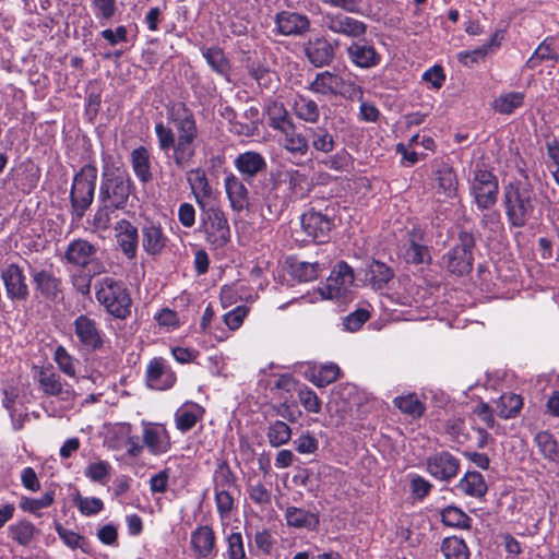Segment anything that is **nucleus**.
Wrapping results in <instances>:
<instances>
[{
	"label": "nucleus",
	"instance_id": "1",
	"mask_svg": "<svg viewBox=\"0 0 559 559\" xmlns=\"http://www.w3.org/2000/svg\"><path fill=\"white\" fill-rule=\"evenodd\" d=\"M171 127L163 122L155 124V133L160 151L169 156L176 167H189L197 155L199 130L193 115L185 110L182 115L171 117Z\"/></svg>",
	"mask_w": 559,
	"mask_h": 559
},
{
	"label": "nucleus",
	"instance_id": "2",
	"mask_svg": "<svg viewBox=\"0 0 559 559\" xmlns=\"http://www.w3.org/2000/svg\"><path fill=\"white\" fill-rule=\"evenodd\" d=\"M536 197L526 174L522 179L510 181L503 188V205L511 226L523 227L535 210Z\"/></svg>",
	"mask_w": 559,
	"mask_h": 559
},
{
	"label": "nucleus",
	"instance_id": "3",
	"mask_svg": "<svg viewBox=\"0 0 559 559\" xmlns=\"http://www.w3.org/2000/svg\"><path fill=\"white\" fill-rule=\"evenodd\" d=\"M95 296L99 305L117 319L124 320L131 313L132 299L121 281L103 277L95 285Z\"/></svg>",
	"mask_w": 559,
	"mask_h": 559
},
{
	"label": "nucleus",
	"instance_id": "4",
	"mask_svg": "<svg viewBox=\"0 0 559 559\" xmlns=\"http://www.w3.org/2000/svg\"><path fill=\"white\" fill-rule=\"evenodd\" d=\"M97 180V168L93 165H84L75 174L70 191L72 215L80 221L94 200Z\"/></svg>",
	"mask_w": 559,
	"mask_h": 559
},
{
	"label": "nucleus",
	"instance_id": "5",
	"mask_svg": "<svg viewBox=\"0 0 559 559\" xmlns=\"http://www.w3.org/2000/svg\"><path fill=\"white\" fill-rule=\"evenodd\" d=\"M200 209V229L213 248H223L230 239V228L224 212L215 204H203Z\"/></svg>",
	"mask_w": 559,
	"mask_h": 559
},
{
	"label": "nucleus",
	"instance_id": "6",
	"mask_svg": "<svg viewBox=\"0 0 559 559\" xmlns=\"http://www.w3.org/2000/svg\"><path fill=\"white\" fill-rule=\"evenodd\" d=\"M97 245L84 238L72 239L64 251L63 259L68 264L76 267H88L92 275H99L106 271L103 262L97 260Z\"/></svg>",
	"mask_w": 559,
	"mask_h": 559
},
{
	"label": "nucleus",
	"instance_id": "7",
	"mask_svg": "<svg viewBox=\"0 0 559 559\" xmlns=\"http://www.w3.org/2000/svg\"><path fill=\"white\" fill-rule=\"evenodd\" d=\"M469 191L478 209H490L498 200V179L490 170L476 166L469 181Z\"/></svg>",
	"mask_w": 559,
	"mask_h": 559
},
{
	"label": "nucleus",
	"instance_id": "8",
	"mask_svg": "<svg viewBox=\"0 0 559 559\" xmlns=\"http://www.w3.org/2000/svg\"><path fill=\"white\" fill-rule=\"evenodd\" d=\"M475 239L471 233L461 231L459 243L455 245L443 258L447 269L457 275L468 273L473 267V248Z\"/></svg>",
	"mask_w": 559,
	"mask_h": 559
},
{
	"label": "nucleus",
	"instance_id": "9",
	"mask_svg": "<svg viewBox=\"0 0 559 559\" xmlns=\"http://www.w3.org/2000/svg\"><path fill=\"white\" fill-rule=\"evenodd\" d=\"M130 179L121 175H111L103 179L99 188V202L114 209H122L130 195Z\"/></svg>",
	"mask_w": 559,
	"mask_h": 559
},
{
	"label": "nucleus",
	"instance_id": "10",
	"mask_svg": "<svg viewBox=\"0 0 559 559\" xmlns=\"http://www.w3.org/2000/svg\"><path fill=\"white\" fill-rule=\"evenodd\" d=\"M324 27L333 34L352 39L364 38L368 26L365 22L346 15L343 12H326L322 16Z\"/></svg>",
	"mask_w": 559,
	"mask_h": 559
},
{
	"label": "nucleus",
	"instance_id": "11",
	"mask_svg": "<svg viewBox=\"0 0 559 559\" xmlns=\"http://www.w3.org/2000/svg\"><path fill=\"white\" fill-rule=\"evenodd\" d=\"M39 390L47 396H56L61 401L70 402L75 397L71 385L63 383L60 374L52 367H41L36 373Z\"/></svg>",
	"mask_w": 559,
	"mask_h": 559
},
{
	"label": "nucleus",
	"instance_id": "12",
	"mask_svg": "<svg viewBox=\"0 0 559 559\" xmlns=\"http://www.w3.org/2000/svg\"><path fill=\"white\" fill-rule=\"evenodd\" d=\"M353 283L352 267L345 262H340L331 272L324 286L320 288V293L323 298L336 299L345 296Z\"/></svg>",
	"mask_w": 559,
	"mask_h": 559
},
{
	"label": "nucleus",
	"instance_id": "13",
	"mask_svg": "<svg viewBox=\"0 0 559 559\" xmlns=\"http://www.w3.org/2000/svg\"><path fill=\"white\" fill-rule=\"evenodd\" d=\"M73 326L74 335L84 349L95 352L103 347L104 333L94 319L81 314L74 320Z\"/></svg>",
	"mask_w": 559,
	"mask_h": 559
},
{
	"label": "nucleus",
	"instance_id": "14",
	"mask_svg": "<svg viewBox=\"0 0 559 559\" xmlns=\"http://www.w3.org/2000/svg\"><path fill=\"white\" fill-rule=\"evenodd\" d=\"M7 297L12 301H24L29 295L23 270L15 263L5 265L0 273Z\"/></svg>",
	"mask_w": 559,
	"mask_h": 559
},
{
	"label": "nucleus",
	"instance_id": "15",
	"mask_svg": "<svg viewBox=\"0 0 559 559\" xmlns=\"http://www.w3.org/2000/svg\"><path fill=\"white\" fill-rule=\"evenodd\" d=\"M176 380V373L166 359L155 357L150 360L146 367V383L148 388L158 391L168 390L174 386Z\"/></svg>",
	"mask_w": 559,
	"mask_h": 559
},
{
	"label": "nucleus",
	"instance_id": "16",
	"mask_svg": "<svg viewBox=\"0 0 559 559\" xmlns=\"http://www.w3.org/2000/svg\"><path fill=\"white\" fill-rule=\"evenodd\" d=\"M348 60L357 68L371 69L380 64L381 55L374 45L365 39L353 40L346 48Z\"/></svg>",
	"mask_w": 559,
	"mask_h": 559
},
{
	"label": "nucleus",
	"instance_id": "17",
	"mask_svg": "<svg viewBox=\"0 0 559 559\" xmlns=\"http://www.w3.org/2000/svg\"><path fill=\"white\" fill-rule=\"evenodd\" d=\"M460 461L447 451L437 452L427 459V472L436 479L449 481L456 477Z\"/></svg>",
	"mask_w": 559,
	"mask_h": 559
},
{
	"label": "nucleus",
	"instance_id": "18",
	"mask_svg": "<svg viewBox=\"0 0 559 559\" xmlns=\"http://www.w3.org/2000/svg\"><path fill=\"white\" fill-rule=\"evenodd\" d=\"M143 445L152 455H162L171 448L170 436L162 424L143 423Z\"/></svg>",
	"mask_w": 559,
	"mask_h": 559
},
{
	"label": "nucleus",
	"instance_id": "19",
	"mask_svg": "<svg viewBox=\"0 0 559 559\" xmlns=\"http://www.w3.org/2000/svg\"><path fill=\"white\" fill-rule=\"evenodd\" d=\"M190 545L197 559H211L217 555L216 536L207 525L198 526L192 531Z\"/></svg>",
	"mask_w": 559,
	"mask_h": 559
},
{
	"label": "nucleus",
	"instance_id": "20",
	"mask_svg": "<svg viewBox=\"0 0 559 559\" xmlns=\"http://www.w3.org/2000/svg\"><path fill=\"white\" fill-rule=\"evenodd\" d=\"M300 222L302 230L312 240L325 242L329 239L332 222L326 215L316 211H308L302 214Z\"/></svg>",
	"mask_w": 559,
	"mask_h": 559
},
{
	"label": "nucleus",
	"instance_id": "21",
	"mask_svg": "<svg viewBox=\"0 0 559 559\" xmlns=\"http://www.w3.org/2000/svg\"><path fill=\"white\" fill-rule=\"evenodd\" d=\"M277 32L283 36H301L309 32L310 21L307 15L282 11L275 16Z\"/></svg>",
	"mask_w": 559,
	"mask_h": 559
},
{
	"label": "nucleus",
	"instance_id": "22",
	"mask_svg": "<svg viewBox=\"0 0 559 559\" xmlns=\"http://www.w3.org/2000/svg\"><path fill=\"white\" fill-rule=\"evenodd\" d=\"M115 236L121 252L132 260L136 257L139 234L138 228L127 219L118 221L115 226Z\"/></svg>",
	"mask_w": 559,
	"mask_h": 559
},
{
	"label": "nucleus",
	"instance_id": "23",
	"mask_svg": "<svg viewBox=\"0 0 559 559\" xmlns=\"http://www.w3.org/2000/svg\"><path fill=\"white\" fill-rule=\"evenodd\" d=\"M432 180L438 194L444 198H453L456 195L457 178L449 164L444 162L437 163L435 165Z\"/></svg>",
	"mask_w": 559,
	"mask_h": 559
},
{
	"label": "nucleus",
	"instance_id": "24",
	"mask_svg": "<svg viewBox=\"0 0 559 559\" xmlns=\"http://www.w3.org/2000/svg\"><path fill=\"white\" fill-rule=\"evenodd\" d=\"M187 181L199 207L203 204L215 203L212 200V187L209 182L205 171L202 168L198 167L190 169L187 173Z\"/></svg>",
	"mask_w": 559,
	"mask_h": 559
},
{
	"label": "nucleus",
	"instance_id": "25",
	"mask_svg": "<svg viewBox=\"0 0 559 559\" xmlns=\"http://www.w3.org/2000/svg\"><path fill=\"white\" fill-rule=\"evenodd\" d=\"M345 86V80L337 73L322 71L316 74L308 90L322 96H337Z\"/></svg>",
	"mask_w": 559,
	"mask_h": 559
},
{
	"label": "nucleus",
	"instance_id": "26",
	"mask_svg": "<svg viewBox=\"0 0 559 559\" xmlns=\"http://www.w3.org/2000/svg\"><path fill=\"white\" fill-rule=\"evenodd\" d=\"M142 248L148 255H159L168 243V237L158 224L147 223L142 227Z\"/></svg>",
	"mask_w": 559,
	"mask_h": 559
},
{
	"label": "nucleus",
	"instance_id": "27",
	"mask_svg": "<svg viewBox=\"0 0 559 559\" xmlns=\"http://www.w3.org/2000/svg\"><path fill=\"white\" fill-rule=\"evenodd\" d=\"M35 289L45 298L55 300L61 294V280L47 270H32Z\"/></svg>",
	"mask_w": 559,
	"mask_h": 559
},
{
	"label": "nucleus",
	"instance_id": "28",
	"mask_svg": "<svg viewBox=\"0 0 559 559\" xmlns=\"http://www.w3.org/2000/svg\"><path fill=\"white\" fill-rule=\"evenodd\" d=\"M224 187L230 206L236 212H241L249 204V192L240 178L234 174L226 175L224 179Z\"/></svg>",
	"mask_w": 559,
	"mask_h": 559
},
{
	"label": "nucleus",
	"instance_id": "29",
	"mask_svg": "<svg viewBox=\"0 0 559 559\" xmlns=\"http://www.w3.org/2000/svg\"><path fill=\"white\" fill-rule=\"evenodd\" d=\"M236 169L246 180L254 178L259 173L266 169L265 158L258 152L247 151L235 158Z\"/></svg>",
	"mask_w": 559,
	"mask_h": 559
},
{
	"label": "nucleus",
	"instance_id": "30",
	"mask_svg": "<svg viewBox=\"0 0 559 559\" xmlns=\"http://www.w3.org/2000/svg\"><path fill=\"white\" fill-rule=\"evenodd\" d=\"M278 143L294 156H305L309 150V141L297 131L295 123L280 132Z\"/></svg>",
	"mask_w": 559,
	"mask_h": 559
},
{
	"label": "nucleus",
	"instance_id": "31",
	"mask_svg": "<svg viewBox=\"0 0 559 559\" xmlns=\"http://www.w3.org/2000/svg\"><path fill=\"white\" fill-rule=\"evenodd\" d=\"M305 51L309 62L317 68L329 66L334 58V48L324 38L310 40Z\"/></svg>",
	"mask_w": 559,
	"mask_h": 559
},
{
	"label": "nucleus",
	"instance_id": "32",
	"mask_svg": "<svg viewBox=\"0 0 559 559\" xmlns=\"http://www.w3.org/2000/svg\"><path fill=\"white\" fill-rule=\"evenodd\" d=\"M2 406L7 409L24 408L32 402V392L24 385L8 384L2 389Z\"/></svg>",
	"mask_w": 559,
	"mask_h": 559
},
{
	"label": "nucleus",
	"instance_id": "33",
	"mask_svg": "<svg viewBox=\"0 0 559 559\" xmlns=\"http://www.w3.org/2000/svg\"><path fill=\"white\" fill-rule=\"evenodd\" d=\"M394 273L385 263L373 260L365 271L366 282L377 290L383 289L393 278Z\"/></svg>",
	"mask_w": 559,
	"mask_h": 559
},
{
	"label": "nucleus",
	"instance_id": "34",
	"mask_svg": "<svg viewBox=\"0 0 559 559\" xmlns=\"http://www.w3.org/2000/svg\"><path fill=\"white\" fill-rule=\"evenodd\" d=\"M292 110L299 120L307 123L316 124L320 119V108L317 102L304 95H296Z\"/></svg>",
	"mask_w": 559,
	"mask_h": 559
},
{
	"label": "nucleus",
	"instance_id": "35",
	"mask_svg": "<svg viewBox=\"0 0 559 559\" xmlns=\"http://www.w3.org/2000/svg\"><path fill=\"white\" fill-rule=\"evenodd\" d=\"M38 533L36 526L28 520H20L8 526V536L22 547H29Z\"/></svg>",
	"mask_w": 559,
	"mask_h": 559
},
{
	"label": "nucleus",
	"instance_id": "36",
	"mask_svg": "<svg viewBox=\"0 0 559 559\" xmlns=\"http://www.w3.org/2000/svg\"><path fill=\"white\" fill-rule=\"evenodd\" d=\"M460 492L473 497L481 498L487 492V484L479 472H466L455 486Z\"/></svg>",
	"mask_w": 559,
	"mask_h": 559
},
{
	"label": "nucleus",
	"instance_id": "37",
	"mask_svg": "<svg viewBox=\"0 0 559 559\" xmlns=\"http://www.w3.org/2000/svg\"><path fill=\"white\" fill-rule=\"evenodd\" d=\"M203 409L194 403L185 404L175 413L176 427L181 432L192 429L199 419H201Z\"/></svg>",
	"mask_w": 559,
	"mask_h": 559
},
{
	"label": "nucleus",
	"instance_id": "38",
	"mask_svg": "<svg viewBox=\"0 0 559 559\" xmlns=\"http://www.w3.org/2000/svg\"><path fill=\"white\" fill-rule=\"evenodd\" d=\"M550 60L558 62L559 55L556 50L555 38L552 36L546 37L535 49L533 55L526 61V68L535 69L543 61Z\"/></svg>",
	"mask_w": 559,
	"mask_h": 559
},
{
	"label": "nucleus",
	"instance_id": "39",
	"mask_svg": "<svg viewBox=\"0 0 559 559\" xmlns=\"http://www.w3.org/2000/svg\"><path fill=\"white\" fill-rule=\"evenodd\" d=\"M285 519L289 526L297 528L314 530L319 524L317 514L296 507H288L286 509Z\"/></svg>",
	"mask_w": 559,
	"mask_h": 559
},
{
	"label": "nucleus",
	"instance_id": "40",
	"mask_svg": "<svg viewBox=\"0 0 559 559\" xmlns=\"http://www.w3.org/2000/svg\"><path fill=\"white\" fill-rule=\"evenodd\" d=\"M523 406V400L515 393H504L495 402V412L504 419L515 417Z\"/></svg>",
	"mask_w": 559,
	"mask_h": 559
},
{
	"label": "nucleus",
	"instance_id": "41",
	"mask_svg": "<svg viewBox=\"0 0 559 559\" xmlns=\"http://www.w3.org/2000/svg\"><path fill=\"white\" fill-rule=\"evenodd\" d=\"M280 177L287 186L292 197L302 198L306 195L309 186L306 175L297 169H288L281 173Z\"/></svg>",
	"mask_w": 559,
	"mask_h": 559
},
{
	"label": "nucleus",
	"instance_id": "42",
	"mask_svg": "<svg viewBox=\"0 0 559 559\" xmlns=\"http://www.w3.org/2000/svg\"><path fill=\"white\" fill-rule=\"evenodd\" d=\"M131 164L140 181L145 183L152 179L150 154L145 147L140 146L132 151Z\"/></svg>",
	"mask_w": 559,
	"mask_h": 559
},
{
	"label": "nucleus",
	"instance_id": "43",
	"mask_svg": "<svg viewBox=\"0 0 559 559\" xmlns=\"http://www.w3.org/2000/svg\"><path fill=\"white\" fill-rule=\"evenodd\" d=\"M525 94L522 92H508L500 94L492 102L495 111L502 115H511L515 109L523 106Z\"/></svg>",
	"mask_w": 559,
	"mask_h": 559
},
{
	"label": "nucleus",
	"instance_id": "44",
	"mask_svg": "<svg viewBox=\"0 0 559 559\" xmlns=\"http://www.w3.org/2000/svg\"><path fill=\"white\" fill-rule=\"evenodd\" d=\"M309 135L313 150L329 154L335 147V136L325 128L317 127L309 129Z\"/></svg>",
	"mask_w": 559,
	"mask_h": 559
},
{
	"label": "nucleus",
	"instance_id": "45",
	"mask_svg": "<svg viewBox=\"0 0 559 559\" xmlns=\"http://www.w3.org/2000/svg\"><path fill=\"white\" fill-rule=\"evenodd\" d=\"M266 114L269 126L278 132L285 131L287 127L294 123L283 104L276 102L270 104Z\"/></svg>",
	"mask_w": 559,
	"mask_h": 559
},
{
	"label": "nucleus",
	"instance_id": "46",
	"mask_svg": "<svg viewBox=\"0 0 559 559\" xmlns=\"http://www.w3.org/2000/svg\"><path fill=\"white\" fill-rule=\"evenodd\" d=\"M266 438L271 447L280 448L289 442L292 429L282 420L272 421L267 427Z\"/></svg>",
	"mask_w": 559,
	"mask_h": 559
},
{
	"label": "nucleus",
	"instance_id": "47",
	"mask_svg": "<svg viewBox=\"0 0 559 559\" xmlns=\"http://www.w3.org/2000/svg\"><path fill=\"white\" fill-rule=\"evenodd\" d=\"M441 551L445 559H468L469 550L464 539L456 536L447 537L441 545Z\"/></svg>",
	"mask_w": 559,
	"mask_h": 559
},
{
	"label": "nucleus",
	"instance_id": "48",
	"mask_svg": "<svg viewBox=\"0 0 559 559\" xmlns=\"http://www.w3.org/2000/svg\"><path fill=\"white\" fill-rule=\"evenodd\" d=\"M534 441L540 454L548 461H557L559 456L558 443L549 431H539Z\"/></svg>",
	"mask_w": 559,
	"mask_h": 559
},
{
	"label": "nucleus",
	"instance_id": "49",
	"mask_svg": "<svg viewBox=\"0 0 559 559\" xmlns=\"http://www.w3.org/2000/svg\"><path fill=\"white\" fill-rule=\"evenodd\" d=\"M497 38V34H495L486 44L481 45L480 47L474 50L460 51L457 53L459 60L465 66L479 62L488 55L491 47H499L500 43Z\"/></svg>",
	"mask_w": 559,
	"mask_h": 559
},
{
	"label": "nucleus",
	"instance_id": "50",
	"mask_svg": "<svg viewBox=\"0 0 559 559\" xmlns=\"http://www.w3.org/2000/svg\"><path fill=\"white\" fill-rule=\"evenodd\" d=\"M417 238L416 234L411 236L409 246L404 252V259L407 263L421 264L430 260L428 247L419 243Z\"/></svg>",
	"mask_w": 559,
	"mask_h": 559
},
{
	"label": "nucleus",
	"instance_id": "51",
	"mask_svg": "<svg viewBox=\"0 0 559 559\" xmlns=\"http://www.w3.org/2000/svg\"><path fill=\"white\" fill-rule=\"evenodd\" d=\"M441 521L450 527L468 528L472 519L456 507H447L441 512Z\"/></svg>",
	"mask_w": 559,
	"mask_h": 559
},
{
	"label": "nucleus",
	"instance_id": "52",
	"mask_svg": "<svg viewBox=\"0 0 559 559\" xmlns=\"http://www.w3.org/2000/svg\"><path fill=\"white\" fill-rule=\"evenodd\" d=\"M53 360L61 372L70 378L76 377V359L61 345L53 353Z\"/></svg>",
	"mask_w": 559,
	"mask_h": 559
},
{
	"label": "nucleus",
	"instance_id": "53",
	"mask_svg": "<svg viewBox=\"0 0 559 559\" xmlns=\"http://www.w3.org/2000/svg\"><path fill=\"white\" fill-rule=\"evenodd\" d=\"M209 66L218 74L226 76L228 74L229 66L228 60L224 56V52L218 47H211L203 51Z\"/></svg>",
	"mask_w": 559,
	"mask_h": 559
},
{
	"label": "nucleus",
	"instance_id": "54",
	"mask_svg": "<svg viewBox=\"0 0 559 559\" xmlns=\"http://www.w3.org/2000/svg\"><path fill=\"white\" fill-rule=\"evenodd\" d=\"M394 405L403 413L412 417H420L425 412L424 404L415 394L399 396L394 399Z\"/></svg>",
	"mask_w": 559,
	"mask_h": 559
},
{
	"label": "nucleus",
	"instance_id": "55",
	"mask_svg": "<svg viewBox=\"0 0 559 559\" xmlns=\"http://www.w3.org/2000/svg\"><path fill=\"white\" fill-rule=\"evenodd\" d=\"M292 274L300 282H310L318 277L320 265L317 262L297 261L290 265Z\"/></svg>",
	"mask_w": 559,
	"mask_h": 559
},
{
	"label": "nucleus",
	"instance_id": "56",
	"mask_svg": "<svg viewBox=\"0 0 559 559\" xmlns=\"http://www.w3.org/2000/svg\"><path fill=\"white\" fill-rule=\"evenodd\" d=\"M322 164L331 170L349 171L353 167V157L345 148H342L324 158Z\"/></svg>",
	"mask_w": 559,
	"mask_h": 559
},
{
	"label": "nucleus",
	"instance_id": "57",
	"mask_svg": "<svg viewBox=\"0 0 559 559\" xmlns=\"http://www.w3.org/2000/svg\"><path fill=\"white\" fill-rule=\"evenodd\" d=\"M215 491L234 490L235 477L227 464H221L213 475Z\"/></svg>",
	"mask_w": 559,
	"mask_h": 559
},
{
	"label": "nucleus",
	"instance_id": "58",
	"mask_svg": "<svg viewBox=\"0 0 559 559\" xmlns=\"http://www.w3.org/2000/svg\"><path fill=\"white\" fill-rule=\"evenodd\" d=\"M55 501V492L46 491L40 498L23 497L20 508L29 513H37L39 510L50 507Z\"/></svg>",
	"mask_w": 559,
	"mask_h": 559
},
{
	"label": "nucleus",
	"instance_id": "59",
	"mask_svg": "<svg viewBox=\"0 0 559 559\" xmlns=\"http://www.w3.org/2000/svg\"><path fill=\"white\" fill-rule=\"evenodd\" d=\"M112 206L102 204L96 210L91 221L92 230L95 233L106 231L111 225V213L115 211Z\"/></svg>",
	"mask_w": 559,
	"mask_h": 559
},
{
	"label": "nucleus",
	"instance_id": "60",
	"mask_svg": "<svg viewBox=\"0 0 559 559\" xmlns=\"http://www.w3.org/2000/svg\"><path fill=\"white\" fill-rule=\"evenodd\" d=\"M111 466L106 461L91 463L85 469V476L92 481L106 484L110 476Z\"/></svg>",
	"mask_w": 559,
	"mask_h": 559
},
{
	"label": "nucleus",
	"instance_id": "61",
	"mask_svg": "<svg viewBox=\"0 0 559 559\" xmlns=\"http://www.w3.org/2000/svg\"><path fill=\"white\" fill-rule=\"evenodd\" d=\"M340 368L335 364H328L320 367L312 377V383L319 388H324L335 381L338 377Z\"/></svg>",
	"mask_w": 559,
	"mask_h": 559
},
{
	"label": "nucleus",
	"instance_id": "62",
	"mask_svg": "<svg viewBox=\"0 0 559 559\" xmlns=\"http://www.w3.org/2000/svg\"><path fill=\"white\" fill-rule=\"evenodd\" d=\"M154 320L160 329L173 331L181 325L178 313L170 308H163L154 314Z\"/></svg>",
	"mask_w": 559,
	"mask_h": 559
},
{
	"label": "nucleus",
	"instance_id": "63",
	"mask_svg": "<svg viewBox=\"0 0 559 559\" xmlns=\"http://www.w3.org/2000/svg\"><path fill=\"white\" fill-rule=\"evenodd\" d=\"M74 504L78 507L80 512L85 516L95 515L104 509V502L96 497L76 496L74 498Z\"/></svg>",
	"mask_w": 559,
	"mask_h": 559
},
{
	"label": "nucleus",
	"instance_id": "64",
	"mask_svg": "<svg viewBox=\"0 0 559 559\" xmlns=\"http://www.w3.org/2000/svg\"><path fill=\"white\" fill-rule=\"evenodd\" d=\"M227 550L226 556L228 559H245L246 551L243 546L242 536L239 532L230 533L226 537Z\"/></svg>",
	"mask_w": 559,
	"mask_h": 559
}]
</instances>
